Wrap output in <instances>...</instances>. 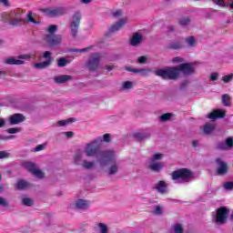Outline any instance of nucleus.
<instances>
[{"mask_svg": "<svg viewBox=\"0 0 233 233\" xmlns=\"http://www.w3.org/2000/svg\"><path fill=\"white\" fill-rule=\"evenodd\" d=\"M216 163L218 165L217 172L218 176H225L228 172V165L221 160V158H217Z\"/></svg>", "mask_w": 233, "mask_h": 233, "instance_id": "dca6fc26", "label": "nucleus"}, {"mask_svg": "<svg viewBox=\"0 0 233 233\" xmlns=\"http://www.w3.org/2000/svg\"><path fill=\"white\" fill-rule=\"evenodd\" d=\"M70 63V58L68 57H61L60 59L57 60V66L59 68H63L66 66V65H69Z\"/></svg>", "mask_w": 233, "mask_h": 233, "instance_id": "a878e982", "label": "nucleus"}, {"mask_svg": "<svg viewBox=\"0 0 233 233\" xmlns=\"http://www.w3.org/2000/svg\"><path fill=\"white\" fill-rule=\"evenodd\" d=\"M208 119H218V117H225V111L221 109H216L208 115Z\"/></svg>", "mask_w": 233, "mask_h": 233, "instance_id": "5701e85b", "label": "nucleus"}, {"mask_svg": "<svg viewBox=\"0 0 233 233\" xmlns=\"http://www.w3.org/2000/svg\"><path fill=\"white\" fill-rule=\"evenodd\" d=\"M102 141L105 143H110V134H105L102 137Z\"/></svg>", "mask_w": 233, "mask_h": 233, "instance_id": "8fccbe9b", "label": "nucleus"}, {"mask_svg": "<svg viewBox=\"0 0 233 233\" xmlns=\"http://www.w3.org/2000/svg\"><path fill=\"white\" fill-rule=\"evenodd\" d=\"M115 157L116 153H114L113 150H106L103 153L102 157L98 158L101 167L109 165V167L106 170L108 176H114L119 170V164L116 162V159L114 158Z\"/></svg>", "mask_w": 233, "mask_h": 233, "instance_id": "f03ea898", "label": "nucleus"}, {"mask_svg": "<svg viewBox=\"0 0 233 233\" xmlns=\"http://www.w3.org/2000/svg\"><path fill=\"white\" fill-rule=\"evenodd\" d=\"M232 79H233V74H230L222 77V81H224V83H230Z\"/></svg>", "mask_w": 233, "mask_h": 233, "instance_id": "79ce46f5", "label": "nucleus"}, {"mask_svg": "<svg viewBox=\"0 0 233 233\" xmlns=\"http://www.w3.org/2000/svg\"><path fill=\"white\" fill-rule=\"evenodd\" d=\"M51 56L52 53H50L49 51L45 52L43 57L46 60L44 62L35 64V68L43 69L46 68L47 66H50V65H52V61H54V58H52Z\"/></svg>", "mask_w": 233, "mask_h": 233, "instance_id": "2eb2a0df", "label": "nucleus"}, {"mask_svg": "<svg viewBox=\"0 0 233 233\" xmlns=\"http://www.w3.org/2000/svg\"><path fill=\"white\" fill-rule=\"evenodd\" d=\"M5 127V119H0V128H3Z\"/></svg>", "mask_w": 233, "mask_h": 233, "instance_id": "0e129e2a", "label": "nucleus"}, {"mask_svg": "<svg viewBox=\"0 0 233 233\" xmlns=\"http://www.w3.org/2000/svg\"><path fill=\"white\" fill-rule=\"evenodd\" d=\"M97 228L100 233H108V226L105 223H98Z\"/></svg>", "mask_w": 233, "mask_h": 233, "instance_id": "2f4dec72", "label": "nucleus"}, {"mask_svg": "<svg viewBox=\"0 0 233 233\" xmlns=\"http://www.w3.org/2000/svg\"><path fill=\"white\" fill-rule=\"evenodd\" d=\"M5 74H6V72H5L3 70L0 71V76H5Z\"/></svg>", "mask_w": 233, "mask_h": 233, "instance_id": "774afa93", "label": "nucleus"}, {"mask_svg": "<svg viewBox=\"0 0 233 233\" xmlns=\"http://www.w3.org/2000/svg\"><path fill=\"white\" fill-rule=\"evenodd\" d=\"M82 15L80 12H76L71 17L70 22V34L72 37H77L79 26L81 25Z\"/></svg>", "mask_w": 233, "mask_h": 233, "instance_id": "0eeeda50", "label": "nucleus"}, {"mask_svg": "<svg viewBox=\"0 0 233 233\" xmlns=\"http://www.w3.org/2000/svg\"><path fill=\"white\" fill-rule=\"evenodd\" d=\"M73 159L76 165H81L83 168H86V170H90L94 168V167H96V164L94 162L83 159V151L80 150L76 151Z\"/></svg>", "mask_w": 233, "mask_h": 233, "instance_id": "1a4fd4ad", "label": "nucleus"}, {"mask_svg": "<svg viewBox=\"0 0 233 233\" xmlns=\"http://www.w3.org/2000/svg\"><path fill=\"white\" fill-rule=\"evenodd\" d=\"M113 17H121L123 15V12L121 10H116L112 13Z\"/></svg>", "mask_w": 233, "mask_h": 233, "instance_id": "09e8293b", "label": "nucleus"}, {"mask_svg": "<svg viewBox=\"0 0 233 233\" xmlns=\"http://www.w3.org/2000/svg\"><path fill=\"white\" fill-rule=\"evenodd\" d=\"M28 187H30V184L25 180H19L16 184L18 190H25V188H28Z\"/></svg>", "mask_w": 233, "mask_h": 233, "instance_id": "cd10ccee", "label": "nucleus"}, {"mask_svg": "<svg viewBox=\"0 0 233 233\" xmlns=\"http://www.w3.org/2000/svg\"><path fill=\"white\" fill-rule=\"evenodd\" d=\"M172 117L170 113L164 114L160 116V121H168Z\"/></svg>", "mask_w": 233, "mask_h": 233, "instance_id": "37998d69", "label": "nucleus"}, {"mask_svg": "<svg viewBox=\"0 0 233 233\" xmlns=\"http://www.w3.org/2000/svg\"><path fill=\"white\" fill-rule=\"evenodd\" d=\"M75 208L77 210H87V208H90V202L88 200L85 199H77L75 202Z\"/></svg>", "mask_w": 233, "mask_h": 233, "instance_id": "412c9836", "label": "nucleus"}, {"mask_svg": "<svg viewBox=\"0 0 233 233\" xmlns=\"http://www.w3.org/2000/svg\"><path fill=\"white\" fill-rule=\"evenodd\" d=\"M187 85H188V81H185V82H183V84H182V87H183V86H187Z\"/></svg>", "mask_w": 233, "mask_h": 233, "instance_id": "338daca9", "label": "nucleus"}, {"mask_svg": "<svg viewBox=\"0 0 233 233\" xmlns=\"http://www.w3.org/2000/svg\"><path fill=\"white\" fill-rule=\"evenodd\" d=\"M173 228L175 233H183V226L180 224H176Z\"/></svg>", "mask_w": 233, "mask_h": 233, "instance_id": "ea45409f", "label": "nucleus"}, {"mask_svg": "<svg viewBox=\"0 0 233 233\" xmlns=\"http://www.w3.org/2000/svg\"><path fill=\"white\" fill-rule=\"evenodd\" d=\"M186 42L188 46H196V38H194V36H189L186 38Z\"/></svg>", "mask_w": 233, "mask_h": 233, "instance_id": "c9c22d12", "label": "nucleus"}, {"mask_svg": "<svg viewBox=\"0 0 233 233\" xmlns=\"http://www.w3.org/2000/svg\"><path fill=\"white\" fill-rule=\"evenodd\" d=\"M3 17H5V21H11V25H23L24 23L39 25V22L35 21V18L32 15V11H28L26 20L23 18V10L21 9H16L11 14L4 13Z\"/></svg>", "mask_w": 233, "mask_h": 233, "instance_id": "f257e3e1", "label": "nucleus"}, {"mask_svg": "<svg viewBox=\"0 0 233 233\" xmlns=\"http://www.w3.org/2000/svg\"><path fill=\"white\" fill-rule=\"evenodd\" d=\"M143 43V35L139 34H135L130 39L131 46H137Z\"/></svg>", "mask_w": 233, "mask_h": 233, "instance_id": "4be33fe9", "label": "nucleus"}, {"mask_svg": "<svg viewBox=\"0 0 233 233\" xmlns=\"http://www.w3.org/2000/svg\"><path fill=\"white\" fill-rule=\"evenodd\" d=\"M134 88V83L131 81H126L122 83L121 90H132Z\"/></svg>", "mask_w": 233, "mask_h": 233, "instance_id": "c756f323", "label": "nucleus"}, {"mask_svg": "<svg viewBox=\"0 0 233 233\" xmlns=\"http://www.w3.org/2000/svg\"><path fill=\"white\" fill-rule=\"evenodd\" d=\"M129 72H134L135 74H141V76H148L150 69H128Z\"/></svg>", "mask_w": 233, "mask_h": 233, "instance_id": "7c9ffc66", "label": "nucleus"}, {"mask_svg": "<svg viewBox=\"0 0 233 233\" xmlns=\"http://www.w3.org/2000/svg\"><path fill=\"white\" fill-rule=\"evenodd\" d=\"M72 118H69L67 120H61L57 122L58 127H66V125H68V123H71Z\"/></svg>", "mask_w": 233, "mask_h": 233, "instance_id": "c03bdc74", "label": "nucleus"}, {"mask_svg": "<svg viewBox=\"0 0 233 233\" xmlns=\"http://www.w3.org/2000/svg\"><path fill=\"white\" fill-rule=\"evenodd\" d=\"M230 211L227 209L226 208H220L217 209V214L215 218L216 223H218V225H223L225 221H227V218H228V214Z\"/></svg>", "mask_w": 233, "mask_h": 233, "instance_id": "ddd939ff", "label": "nucleus"}, {"mask_svg": "<svg viewBox=\"0 0 233 233\" xmlns=\"http://www.w3.org/2000/svg\"><path fill=\"white\" fill-rule=\"evenodd\" d=\"M41 150H45V145H38V146L35 148V152H41Z\"/></svg>", "mask_w": 233, "mask_h": 233, "instance_id": "5fc2aeb1", "label": "nucleus"}, {"mask_svg": "<svg viewBox=\"0 0 233 233\" xmlns=\"http://www.w3.org/2000/svg\"><path fill=\"white\" fill-rule=\"evenodd\" d=\"M155 74L159 77H163V79H172V80L177 79L180 76L178 66L167 67L165 69H158L155 72Z\"/></svg>", "mask_w": 233, "mask_h": 233, "instance_id": "39448f33", "label": "nucleus"}, {"mask_svg": "<svg viewBox=\"0 0 233 233\" xmlns=\"http://www.w3.org/2000/svg\"><path fill=\"white\" fill-rule=\"evenodd\" d=\"M198 142L197 140L192 142V146L193 147H198Z\"/></svg>", "mask_w": 233, "mask_h": 233, "instance_id": "69168bd1", "label": "nucleus"}, {"mask_svg": "<svg viewBox=\"0 0 233 233\" xmlns=\"http://www.w3.org/2000/svg\"><path fill=\"white\" fill-rule=\"evenodd\" d=\"M224 188L226 190H232L233 189V182H226L224 184Z\"/></svg>", "mask_w": 233, "mask_h": 233, "instance_id": "49530a36", "label": "nucleus"}, {"mask_svg": "<svg viewBox=\"0 0 233 233\" xmlns=\"http://www.w3.org/2000/svg\"><path fill=\"white\" fill-rule=\"evenodd\" d=\"M178 23L180 26H188V25H190V20L188 17H182L178 20Z\"/></svg>", "mask_w": 233, "mask_h": 233, "instance_id": "72a5a7b5", "label": "nucleus"}, {"mask_svg": "<svg viewBox=\"0 0 233 233\" xmlns=\"http://www.w3.org/2000/svg\"><path fill=\"white\" fill-rule=\"evenodd\" d=\"M0 3H2L4 6H8V0H0Z\"/></svg>", "mask_w": 233, "mask_h": 233, "instance_id": "052dcab7", "label": "nucleus"}, {"mask_svg": "<svg viewBox=\"0 0 233 233\" xmlns=\"http://www.w3.org/2000/svg\"><path fill=\"white\" fill-rule=\"evenodd\" d=\"M170 48H172L173 50H179V48H183V44L181 43L171 44Z\"/></svg>", "mask_w": 233, "mask_h": 233, "instance_id": "a19ab883", "label": "nucleus"}, {"mask_svg": "<svg viewBox=\"0 0 233 233\" xmlns=\"http://www.w3.org/2000/svg\"><path fill=\"white\" fill-rule=\"evenodd\" d=\"M81 3H83V5H88L89 3H92V0H81Z\"/></svg>", "mask_w": 233, "mask_h": 233, "instance_id": "e2e57ef3", "label": "nucleus"}, {"mask_svg": "<svg viewBox=\"0 0 233 233\" xmlns=\"http://www.w3.org/2000/svg\"><path fill=\"white\" fill-rule=\"evenodd\" d=\"M172 63H183V58L177 56V57L173 58Z\"/></svg>", "mask_w": 233, "mask_h": 233, "instance_id": "6e6d98bb", "label": "nucleus"}, {"mask_svg": "<svg viewBox=\"0 0 233 233\" xmlns=\"http://www.w3.org/2000/svg\"><path fill=\"white\" fill-rule=\"evenodd\" d=\"M101 143H103V137H96L95 140L87 143L84 148L83 156L86 155V157H97L98 163L99 158L103 157V154L106 151L99 152L101 147Z\"/></svg>", "mask_w": 233, "mask_h": 233, "instance_id": "7ed1b4c3", "label": "nucleus"}, {"mask_svg": "<svg viewBox=\"0 0 233 233\" xmlns=\"http://www.w3.org/2000/svg\"><path fill=\"white\" fill-rule=\"evenodd\" d=\"M127 23H128V17L121 18L120 20H118L113 25L110 26L109 32L114 33L121 30V28H123V26H125Z\"/></svg>", "mask_w": 233, "mask_h": 233, "instance_id": "a211bd4d", "label": "nucleus"}, {"mask_svg": "<svg viewBox=\"0 0 233 233\" xmlns=\"http://www.w3.org/2000/svg\"><path fill=\"white\" fill-rule=\"evenodd\" d=\"M7 134H17L21 132V127H11L6 130Z\"/></svg>", "mask_w": 233, "mask_h": 233, "instance_id": "4c0bfd02", "label": "nucleus"}, {"mask_svg": "<svg viewBox=\"0 0 233 233\" xmlns=\"http://www.w3.org/2000/svg\"><path fill=\"white\" fill-rule=\"evenodd\" d=\"M134 137H135V139H137V141H143V139H147V137H150V134H148V133H135Z\"/></svg>", "mask_w": 233, "mask_h": 233, "instance_id": "bb28decb", "label": "nucleus"}, {"mask_svg": "<svg viewBox=\"0 0 233 233\" xmlns=\"http://www.w3.org/2000/svg\"><path fill=\"white\" fill-rule=\"evenodd\" d=\"M233 147V138L232 137H228L225 144H222L219 146V148H221V150H230V148H232Z\"/></svg>", "mask_w": 233, "mask_h": 233, "instance_id": "393cba45", "label": "nucleus"}, {"mask_svg": "<svg viewBox=\"0 0 233 233\" xmlns=\"http://www.w3.org/2000/svg\"><path fill=\"white\" fill-rule=\"evenodd\" d=\"M213 3L215 5H218V6H221L222 8L228 7V5H227V4H225V1H223V0H213Z\"/></svg>", "mask_w": 233, "mask_h": 233, "instance_id": "58836bf2", "label": "nucleus"}, {"mask_svg": "<svg viewBox=\"0 0 233 233\" xmlns=\"http://www.w3.org/2000/svg\"><path fill=\"white\" fill-rule=\"evenodd\" d=\"M99 61H101V55L99 53H96L90 56L86 67L90 72H94L95 70H97V66H99Z\"/></svg>", "mask_w": 233, "mask_h": 233, "instance_id": "f8f14e48", "label": "nucleus"}, {"mask_svg": "<svg viewBox=\"0 0 233 233\" xmlns=\"http://www.w3.org/2000/svg\"><path fill=\"white\" fill-rule=\"evenodd\" d=\"M226 6H229V8H231V10H233V0H229Z\"/></svg>", "mask_w": 233, "mask_h": 233, "instance_id": "13d9d810", "label": "nucleus"}, {"mask_svg": "<svg viewBox=\"0 0 233 233\" xmlns=\"http://www.w3.org/2000/svg\"><path fill=\"white\" fill-rule=\"evenodd\" d=\"M66 137H72V136H74V133L72 131L66 132Z\"/></svg>", "mask_w": 233, "mask_h": 233, "instance_id": "680f3d73", "label": "nucleus"}, {"mask_svg": "<svg viewBox=\"0 0 233 233\" xmlns=\"http://www.w3.org/2000/svg\"><path fill=\"white\" fill-rule=\"evenodd\" d=\"M154 214L157 216H160V214H163V208L159 206H157L154 210Z\"/></svg>", "mask_w": 233, "mask_h": 233, "instance_id": "a18cd8bd", "label": "nucleus"}, {"mask_svg": "<svg viewBox=\"0 0 233 233\" xmlns=\"http://www.w3.org/2000/svg\"><path fill=\"white\" fill-rule=\"evenodd\" d=\"M12 155L8 151H0V159H8Z\"/></svg>", "mask_w": 233, "mask_h": 233, "instance_id": "e433bc0d", "label": "nucleus"}, {"mask_svg": "<svg viewBox=\"0 0 233 233\" xmlns=\"http://www.w3.org/2000/svg\"><path fill=\"white\" fill-rule=\"evenodd\" d=\"M0 206L1 207H8V202L6 201V199L0 198Z\"/></svg>", "mask_w": 233, "mask_h": 233, "instance_id": "603ef678", "label": "nucleus"}, {"mask_svg": "<svg viewBox=\"0 0 233 233\" xmlns=\"http://www.w3.org/2000/svg\"><path fill=\"white\" fill-rule=\"evenodd\" d=\"M40 12L45 14L47 17H60V15L66 14V9H65V7H48L40 9Z\"/></svg>", "mask_w": 233, "mask_h": 233, "instance_id": "9b49d317", "label": "nucleus"}, {"mask_svg": "<svg viewBox=\"0 0 233 233\" xmlns=\"http://www.w3.org/2000/svg\"><path fill=\"white\" fill-rule=\"evenodd\" d=\"M216 128V125L214 123H208L204 126V133L210 134L212 130Z\"/></svg>", "mask_w": 233, "mask_h": 233, "instance_id": "c85d7f7f", "label": "nucleus"}, {"mask_svg": "<svg viewBox=\"0 0 233 233\" xmlns=\"http://www.w3.org/2000/svg\"><path fill=\"white\" fill-rule=\"evenodd\" d=\"M46 32H48V34L44 35V41L48 44L49 46H56V45H61L63 38L60 35H56V32H57V25H49Z\"/></svg>", "mask_w": 233, "mask_h": 233, "instance_id": "20e7f679", "label": "nucleus"}, {"mask_svg": "<svg viewBox=\"0 0 233 233\" xmlns=\"http://www.w3.org/2000/svg\"><path fill=\"white\" fill-rule=\"evenodd\" d=\"M106 70H107L108 72H112V70H114V66H106Z\"/></svg>", "mask_w": 233, "mask_h": 233, "instance_id": "bf43d9fd", "label": "nucleus"}, {"mask_svg": "<svg viewBox=\"0 0 233 233\" xmlns=\"http://www.w3.org/2000/svg\"><path fill=\"white\" fill-rule=\"evenodd\" d=\"M54 79H55V82L61 85L63 83H66L67 81H71L72 76H70V75H61V76H55Z\"/></svg>", "mask_w": 233, "mask_h": 233, "instance_id": "b1692460", "label": "nucleus"}, {"mask_svg": "<svg viewBox=\"0 0 233 233\" xmlns=\"http://www.w3.org/2000/svg\"><path fill=\"white\" fill-rule=\"evenodd\" d=\"M222 104L224 106H230V96L228 94L222 96Z\"/></svg>", "mask_w": 233, "mask_h": 233, "instance_id": "473e14b6", "label": "nucleus"}, {"mask_svg": "<svg viewBox=\"0 0 233 233\" xmlns=\"http://www.w3.org/2000/svg\"><path fill=\"white\" fill-rule=\"evenodd\" d=\"M24 166L29 172H31L33 176L38 177V179H43V177H45V173H43V171L37 168V167H35V164L32 162H25Z\"/></svg>", "mask_w": 233, "mask_h": 233, "instance_id": "4468645a", "label": "nucleus"}, {"mask_svg": "<svg viewBox=\"0 0 233 233\" xmlns=\"http://www.w3.org/2000/svg\"><path fill=\"white\" fill-rule=\"evenodd\" d=\"M178 70L180 73L185 74V76H190L196 72V68H194V66L190 63L181 64L178 66Z\"/></svg>", "mask_w": 233, "mask_h": 233, "instance_id": "f3484780", "label": "nucleus"}, {"mask_svg": "<svg viewBox=\"0 0 233 233\" xmlns=\"http://www.w3.org/2000/svg\"><path fill=\"white\" fill-rule=\"evenodd\" d=\"M92 50V47H86L82 49H72V52H89Z\"/></svg>", "mask_w": 233, "mask_h": 233, "instance_id": "de8ad7c7", "label": "nucleus"}, {"mask_svg": "<svg viewBox=\"0 0 233 233\" xmlns=\"http://www.w3.org/2000/svg\"><path fill=\"white\" fill-rule=\"evenodd\" d=\"M22 203L23 205H25V207H32V205H34V201L32 200V198H24L22 199Z\"/></svg>", "mask_w": 233, "mask_h": 233, "instance_id": "f704fd0d", "label": "nucleus"}, {"mask_svg": "<svg viewBox=\"0 0 233 233\" xmlns=\"http://www.w3.org/2000/svg\"><path fill=\"white\" fill-rule=\"evenodd\" d=\"M32 57L33 59H35V53L20 55L17 56V58L15 57L5 58L4 62L5 63V65H25V61L21 59H25V61H29V59H32Z\"/></svg>", "mask_w": 233, "mask_h": 233, "instance_id": "9d476101", "label": "nucleus"}, {"mask_svg": "<svg viewBox=\"0 0 233 233\" xmlns=\"http://www.w3.org/2000/svg\"><path fill=\"white\" fill-rule=\"evenodd\" d=\"M137 61L140 65H144V63H147V56H140Z\"/></svg>", "mask_w": 233, "mask_h": 233, "instance_id": "864d4df0", "label": "nucleus"}, {"mask_svg": "<svg viewBox=\"0 0 233 233\" xmlns=\"http://www.w3.org/2000/svg\"><path fill=\"white\" fill-rule=\"evenodd\" d=\"M164 155L161 153H156L151 157L149 159V168L150 170H153V172H159L163 167H165L164 162H157L161 161L163 159Z\"/></svg>", "mask_w": 233, "mask_h": 233, "instance_id": "6e6552de", "label": "nucleus"}, {"mask_svg": "<svg viewBox=\"0 0 233 233\" xmlns=\"http://www.w3.org/2000/svg\"><path fill=\"white\" fill-rule=\"evenodd\" d=\"M219 77V74L213 73L210 75V81H218V78Z\"/></svg>", "mask_w": 233, "mask_h": 233, "instance_id": "3c124183", "label": "nucleus"}, {"mask_svg": "<svg viewBox=\"0 0 233 233\" xmlns=\"http://www.w3.org/2000/svg\"><path fill=\"white\" fill-rule=\"evenodd\" d=\"M26 119L23 114H14L9 116L10 125H19V123H23Z\"/></svg>", "mask_w": 233, "mask_h": 233, "instance_id": "aec40b11", "label": "nucleus"}, {"mask_svg": "<svg viewBox=\"0 0 233 233\" xmlns=\"http://www.w3.org/2000/svg\"><path fill=\"white\" fill-rule=\"evenodd\" d=\"M8 139H14V136H9V137L2 136V141H8Z\"/></svg>", "mask_w": 233, "mask_h": 233, "instance_id": "4d7b16f0", "label": "nucleus"}, {"mask_svg": "<svg viewBox=\"0 0 233 233\" xmlns=\"http://www.w3.org/2000/svg\"><path fill=\"white\" fill-rule=\"evenodd\" d=\"M192 177H194V174L187 168H181L172 173V179L178 181V183H187L190 181Z\"/></svg>", "mask_w": 233, "mask_h": 233, "instance_id": "423d86ee", "label": "nucleus"}, {"mask_svg": "<svg viewBox=\"0 0 233 233\" xmlns=\"http://www.w3.org/2000/svg\"><path fill=\"white\" fill-rule=\"evenodd\" d=\"M154 189L159 192V194H167L168 192V185L163 180H159L154 186Z\"/></svg>", "mask_w": 233, "mask_h": 233, "instance_id": "6ab92c4d", "label": "nucleus"}]
</instances>
